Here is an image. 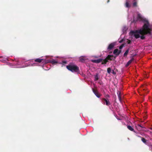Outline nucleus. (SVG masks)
<instances>
[{"label": "nucleus", "instance_id": "nucleus-1", "mask_svg": "<svg viewBox=\"0 0 152 152\" xmlns=\"http://www.w3.org/2000/svg\"><path fill=\"white\" fill-rule=\"evenodd\" d=\"M128 18L129 21H131L133 18L134 22L138 20L142 21L144 23L142 27L140 29L131 31L130 32V35L134 37L136 39L140 38L141 39H143L145 37V35L151 34L152 28L149 25L148 19L144 17L139 12L137 13V19L136 20L134 15L132 16L131 13H129Z\"/></svg>", "mask_w": 152, "mask_h": 152}, {"label": "nucleus", "instance_id": "nucleus-2", "mask_svg": "<svg viewBox=\"0 0 152 152\" xmlns=\"http://www.w3.org/2000/svg\"><path fill=\"white\" fill-rule=\"evenodd\" d=\"M42 63L43 64H46L48 63H51L52 64H55L58 63L57 61L54 59L52 60H45L39 58L35 59L34 61H30L27 63L21 61L20 60L15 59V61L12 64L13 65L12 67L14 68H21L30 66H40L39 63Z\"/></svg>", "mask_w": 152, "mask_h": 152}, {"label": "nucleus", "instance_id": "nucleus-3", "mask_svg": "<svg viewBox=\"0 0 152 152\" xmlns=\"http://www.w3.org/2000/svg\"><path fill=\"white\" fill-rule=\"evenodd\" d=\"M137 0H126L125 6L128 8L132 7H137Z\"/></svg>", "mask_w": 152, "mask_h": 152}, {"label": "nucleus", "instance_id": "nucleus-4", "mask_svg": "<svg viewBox=\"0 0 152 152\" xmlns=\"http://www.w3.org/2000/svg\"><path fill=\"white\" fill-rule=\"evenodd\" d=\"M66 68L72 72H79V67L75 65L67 66Z\"/></svg>", "mask_w": 152, "mask_h": 152}, {"label": "nucleus", "instance_id": "nucleus-5", "mask_svg": "<svg viewBox=\"0 0 152 152\" xmlns=\"http://www.w3.org/2000/svg\"><path fill=\"white\" fill-rule=\"evenodd\" d=\"M112 56L110 55H108L107 58L103 60V61H102V64H106V63L108 61V60H111L112 58Z\"/></svg>", "mask_w": 152, "mask_h": 152}, {"label": "nucleus", "instance_id": "nucleus-6", "mask_svg": "<svg viewBox=\"0 0 152 152\" xmlns=\"http://www.w3.org/2000/svg\"><path fill=\"white\" fill-rule=\"evenodd\" d=\"M102 100L103 103L104 104H105L107 106H108L110 104V102L108 99L103 98L102 99Z\"/></svg>", "mask_w": 152, "mask_h": 152}, {"label": "nucleus", "instance_id": "nucleus-7", "mask_svg": "<svg viewBox=\"0 0 152 152\" xmlns=\"http://www.w3.org/2000/svg\"><path fill=\"white\" fill-rule=\"evenodd\" d=\"M115 45V42H114L110 44L107 47V49L108 50H111Z\"/></svg>", "mask_w": 152, "mask_h": 152}, {"label": "nucleus", "instance_id": "nucleus-8", "mask_svg": "<svg viewBox=\"0 0 152 152\" xmlns=\"http://www.w3.org/2000/svg\"><path fill=\"white\" fill-rule=\"evenodd\" d=\"M121 52V50H119L118 49H116L114 50L113 53L116 55L118 56L120 53Z\"/></svg>", "mask_w": 152, "mask_h": 152}, {"label": "nucleus", "instance_id": "nucleus-9", "mask_svg": "<svg viewBox=\"0 0 152 152\" xmlns=\"http://www.w3.org/2000/svg\"><path fill=\"white\" fill-rule=\"evenodd\" d=\"M103 59L102 58H99L97 59H93L91 60V61L93 63H99L102 61Z\"/></svg>", "mask_w": 152, "mask_h": 152}, {"label": "nucleus", "instance_id": "nucleus-10", "mask_svg": "<svg viewBox=\"0 0 152 152\" xmlns=\"http://www.w3.org/2000/svg\"><path fill=\"white\" fill-rule=\"evenodd\" d=\"M2 58L0 61L2 62H4L7 61L8 60L9 58L6 56H4L1 57Z\"/></svg>", "mask_w": 152, "mask_h": 152}, {"label": "nucleus", "instance_id": "nucleus-11", "mask_svg": "<svg viewBox=\"0 0 152 152\" xmlns=\"http://www.w3.org/2000/svg\"><path fill=\"white\" fill-rule=\"evenodd\" d=\"M136 129L139 131H140L142 128H143L140 124H138L137 126H136Z\"/></svg>", "mask_w": 152, "mask_h": 152}, {"label": "nucleus", "instance_id": "nucleus-12", "mask_svg": "<svg viewBox=\"0 0 152 152\" xmlns=\"http://www.w3.org/2000/svg\"><path fill=\"white\" fill-rule=\"evenodd\" d=\"M128 28L126 26H124L122 30L124 34L126 32V30Z\"/></svg>", "mask_w": 152, "mask_h": 152}, {"label": "nucleus", "instance_id": "nucleus-13", "mask_svg": "<svg viewBox=\"0 0 152 152\" xmlns=\"http://www.w3.org/2000/svg\"><path fill=\"white\" fill-rule=\"evenodd\" d=\"M127 127L128 129L130 130L135 132V131H134V129L131 126H127Z\"/></svg>", "mask_w": 152, "mask_h": 152}, {"label": "nucleus", "instance_id": "nucleus-14", "mask_svg": "<svg viewBox=\"0 0 152 152\" xmlns=\"http://www.w3.org/2000/svg\"><path fill=\"white\" fill-rule=\"evenodd\" d=\"M93 92L94 94L96 95L97 97L98 98H99L100 97V96L98 95V93L94 89H93Z\"/></svg>", "mask_w": 152, "mask_h": 152}, {"label": "nucleus", "instance_id": "nucleus-15", "mask_svg": "<svg viewBox=\"0 0 152 152\" xmlns=\"http://www.w3.org/2000/svg\"><path fill=\"white\" fill-rule=\"evenodd\" d=\"M129 49H128L125 52V53L124 54V57L126 56L127 55L129 52Z\"/></svg>", "mask_w": 152, "mask_h": 152}, {"label": "nucleus", "instance_id": "nucleus-16", "mask_svg": "<svg viewBox=\"0 0 152 152\" xmlns=\"http://www.w3.org/2000/svg\"><path fill=\"white\" fill-rule=\"evenodd\" d=\"M132 59H131V60H130L127 63V64H126V66H128L132 63Z\"/></svg>", "mask_w": 152, "mask_h": 152}, {"label": "nucleus", "instance_id": "nucleus-17", "mask_svg": "<svg viewBox=\"0 0 152 152\" xmlns=\"http://www.w3.org/2000/svg\"><path fill=\"white\" fill-rule=\"evenodd\" d=\"M95 81L99 79L98 75V74H96L94 76Z\"/></svg>", "mask_w": 152, "mask_h": 152}, {"label": "nucleus", "instance_id": "nucleus-18", "mask_svg": "<svg viewBox=\"0 0 152 152\" xmlns=\"http://www.w3.org/2000/svg\"><path fill=\"white\" fill-rule=\"evenodd\" d=\"M66 61H62L61 63H59V64H61L63 65H65L66 63Z\"/></svg>", "mask_w": 152, "mask_h": 152}, {"label": "nucleus", "instance_id": "nucleus-19", "mask_svg": "<svg viewBox=\"0 0 152 152\" xmlns=\"http://www.w3.org/2000/svg\"><path fill=\"white\" fill-rule=\"evenodd\" d=\"M120 92L119 91H118L117 92V94H118V97L119 99V100L120 101L121 100V97L120 96Z\"/></svg>", "mask_w": 152, "mask_h": 152}, {"label": "nucleus", "instance_id": "nucleus-20", "mask_svg": "<svg viewBox=\"0 0 152 152\" xmlns=\"http://www.w3.org/2000/svg\"><path fill=\"white\" fill-rule=\"evenodd\" d=\"M43 68L44 69L46 70H48L50 69L49 68H48L45 66H43Z\"/></svg>", "mask_w": 152, "mask_h": 152}, {"label": "nucleus", "instance_id": "nucleus-21", "mask_svg": "<svg viewBox=\"0 0 152 152\" xmlns=\"http://www.w3.org/2000/svg\"><path fill=\"white\" fill-rule=\"evenodd\" d=\"M141 140H142V141L144 143H145L146 142V140L144 138H143V137L142 138Z\"/></svg>", "mask_w": 152, "mask_h": 152}, {"label": "nucleus", "instance_id": "nucleus-22", "mask_svg": "<svg viewBox=\"0 0 152 152\" xmlns=\"http://www.w3.org/2000/svg\"><path fill=\"white\" fill-rule=\"evenodd\" d=\"M111 69L110 68H109L107 69V72L109 74H110L111 72Z\"/></svg>", "mask_w": 152, "mask_h": 152}, {"label": "nucleus", "instance_id": "nucleus-23", "mask_svg": "<svg viewBox=\"0 0 152 152\" xmlns=\"http://www.w3.org/2000/svg\"><path fill=\"white\" fill-rule=\"evenodd\" d=\"M124 47V45L123 44H122L120 46V47H119V48L120 49H121L123 48V47Z\"/></svg>", "mask_w": 152, "mask_h": 152}, {"label": "nucleus", "instance_id": "nucleus-24", "mask_svg": "<svg viewBox=\"0 0 152 152\" xmlns=\"http://www.w3.org/2000/svg\"><path fill=\"white\" fill-rule=\"evenodd\" d=\"M127 42L128 44H130L131 42V41L129 40H127Z\"/></svg>", "mask_w": 152, "mask_h": 152}, {"label": "nucleus", "instance_id": "nucleus-25", "mask_svg": "<svg viewBox=\"0 0 152 152\" xmlns=\"http://www.w3.org/2000/svg\"><path fill=\"white\" fill-rule=\"evenodd\" d=\"M80 60L81 61H82V62L83 61L82 60H84V59H83L82 58H80Z\"/></svg>", "mask_w": 152, "mask_h": 152}, {"label": "nucleus", "instance_id": "nucleus-26", "mask_svg": "<svg viewBox=\"0 0 152 152\" xmlns=\"http://www.w3.org/2000/svg\"><path fill=\"white\" fill-rule=\"evenodd\" d=\"M123 40L122 39L121 40H120L119 41V42L121 43L122 42H123Z\"/></svg>", "mask_w": 152, "mask_h": 152}, {"label": "nucleus", "instance_id": "nucleus-27", "mask_svg": "<svg viewBox=\"0 0 152 152\" xmlns=\"http://www.w3.org/2000/svg\"><path fill=\"white\" fill-rule=\"evenodd\" d=\"M112 73H113V74H115V72H114V71L113 70L112 71Z\"/></svg>", "mask_w": 152, "mask_h": 152}, {"label": "nucleus", "instance_id": "nucleus-28", "mask_svg": "<svg viewBox=\"0 0 152 152\" xmlns=\"http://www.w3.org/2000/svg\"><path fill=\"white\" fill-rule=\"evenodd\" d=\"M117 119L118 120H121V119H119V118H117Z\"/></svg>", "mask_w": 152, "mask_h": 152}]
</instances>
